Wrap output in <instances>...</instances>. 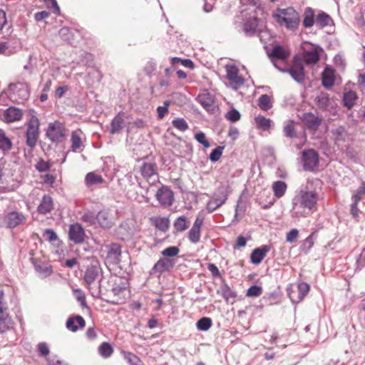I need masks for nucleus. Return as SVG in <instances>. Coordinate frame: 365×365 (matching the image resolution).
<instances>
[{
  "label": "nucleus",
  "instance_id": "obj_1",
  "mask_svg": "<svg viewBox=\"0 0 365 365\" xmlns=\"http://www.w3.org/2000/svg\"><path fill=\"white\" fill-rule=\"evenodd\" d=\"M317 180H308L304 189L299 190L292 201L291 217L299 220L312 214L317 209L318 193L316 190Z\"/></svg>",
  "mask_w": 365,
  "mask_h": 365
},
{
  "label": "nucleus",
  "instance_id": "obj_2",
  "mask_svg": "<svg viewBox=\"0 0 365 365\" xmlns=\"http://www.w3.org/2000/svg\"><path fill=\"white\" fill-rule=\"evenodd\" d=\"M272 17L281 27L290 31H295L300 23L299 14L293 7L278 8L273 12Z\"/></svg>",
  "mask_w": 365,
  "mask_h": 365
},
{
  "label": "nucleus",
  "instance_id": "obj_3",
  "mask_svg": "<svg viewBox=\"0 0 365 365\" xmlns=\"http://www.w3.org/2000/svg\"><path fill=\"white\" fill-rule=\"evenodd\" d=\"M243 23V31L249 36L262 32L260 21L257 17L256 9L253 7L242 10L235 18V24Z\"/></svg>",
  "mask_w": 365,
  "mask_h": 365
},
{
  "label": "nucleus",
  "instance_id": "obj_4",
  "mask_svg": "<svg viewBox=\"0 0 365 365\" xmlns=\"http://www.w3.org/2000/svg\"><path fill=\"white\" fill-rule=\"evenodd\" d=\"M39 125L38 118L34 115L26 123V143L31 150L36 146L39 138Z\"/></svg>",
  "mask_w": 365,
  "mask_h": 365
},
{
  "label": "nucleus",
  "instance_id": "obj_5",
  "mask_svg": "<svg viewBox=\"0 0 365 365\" xmlns=\"http://www.w3.org/2000/svg\"><path fill=\"white\" fill-rule=\"evenodd\" d=\"M100 271L101 268L98 265L92 264L87 267L84 275V280L91 294L95 297H98L101 292V285L99 284L93 286L94 282L99 276Z\"/></svg>",
  "mask_w": 365,
  "mask_h": 365
},
{
  "label": "nucleus",
  "instance_id": "obj_6",
  "mask_svg": "<svg viewBox=\"0 0 365 365\" xmlns=\"http://www.w3.org/2000/svg\"><path fill=\"white\" fill-rule=\"evenodd\" d=\"M365 197V184L359 187L353 195L354 203L351 205V212L354 218L359 220L362 217H365V202L360 204L361 200Z\"/></svg>",
  "mask_w": 365,
  "mask_h": 365
},
{
  "label": "nucleus",
  "instance_id": "obj_7",
  "mask_svg": "<svg viewBox=\"0 0 365 365\" xmlns=\"http://www.w3.org/2000/svg\"><path fill=\"white\" fill-rule=\"evenodd\" d=\"M46 135L52 143H61L66 138V129L62 123L56 120L48 124Z\"/></svg>",
  "mask_w": 365,
  "mask_h": 365
},
{
  "label": "nucleus",
  "instance_id": "obj_8",
  "mask_svg": "<svg viewBox=\"0 0 365 365\" xmlns=\"http://www.w3.org/2000/svg\"><path fill=\"white\" fill-rule=\"evenodd\" d=\"M266 52L269 59L274 66L280 71L285 72L278 64L277 61H285L290 56V51L288 47H272V49H269L268 47H265Z\"/></svg>",
  "mask_w": 365,
  "mask_h": 365
},
{
  "label": "nucleus",
  "instance_id": "obj_9",
  "mask_svg": "<svg viewBox=\"0 0 365 365\" xmlns=\"http://www.w3.org/2000/svg\"><path fill=\"white\" fill-rule=\"evenodd\" d=\"M309 290V286L307 283L299 284H289L287 288V294L293 303L301 302Z\"/></svg>",
  "mask_w": 365,
  "mask_h": 365
},
{
  "label": "nucleus",
  "instance_id": "obj_10",
  "mask_svg": "<svg viewBox=\"0 0 365 365\" xmlns=\"http://www.w3.org/2000/svg\"><path fill=\"white\" fill-rule=\"evenodd\" d=\"M227 200V192L220 187L214 193L213 197L207 202L206 208L208 212L211 213L221 207Z\"/></svg>",
  "mask_w": 365,
  "mask_h": 365
},
{
  "label": "nucleus",
  "instance_id": "obj_11",
  "mask_svg": "<svg viewBox=\"0 0 365 365\" xmlns=\"http://www.w3.org/2000/svg\"><path fill=\"white\" fill-rule=\"evenodd\" d=\"M140 173L151 184L158 181V168L155 163L143 162L140 167Z\"/></svg>",
  "mask_w": 365,
  "mask_h": 365
},
{
  "label": "nucleus",
  "instance_id": "obj_12",
  "mask_svg": "<svg viewBox=\"0 0 365 365\" xmlns=\"http://www.w3.org/2000/svg\"><path fill=\"white\" fill-rule=\"evenodd\" d=\"M26 220V217L21 212L11 211L4 216L2 218V224L8 228H14L24 224Z\"/></svg>",
  "mask_w": 365,
  "mask_h": 365
},
{
  "label": "nucleus",
  "instance_id": "obj_13",
  "mask_svg": "<svg viewBox=\"0 0 365 365\" xmlns=\"http://www.w3.org/2000/svg\"><path fill=\"white\" fill-rule=\"evenodd\" d=\"M227 78L232 88L237 90L245 83V80L239 76V69L234 64H228L225 66Z\"/></svg>",
  "mask_w": 365,
  "mask_h": 365
},
{
  "label": "nucleus",
  "instance_id": "obj_14",
  "mask_svg": "<svg viewBox=\"0 0 365 365\" xmlns=\"http://www.w3.org/2000/svg\"><path fill=\"white\" fill-rule=\"evenodd\" d=\"M68 235L69 240L76 245H79L84 242L86 232L81 224L76 222L70 225Z\"/></svg>",
  "mask_w": 365,
  "mask_h": 365
},
{
  "label": "nucleus",
  "instance_id": "obj_15",
  "mask_svg": "<svg viewBox=\"0 0 365 365\" xmlns=\"http://www.w3.org/2000/svg\"><path fill=\"white\" fill-rule=\"evenodd\" d=\"M155 197L161 206L168 207L173 203L174 193L168 186L163 185L158 190Z\"/></svg>",
  "mask_w": 365,
  "mask_h": 365
},
{
  "label": "nucleus",
  "instance_id": "obj_16",
  "mask_svg": "<svg viewBox=\"0 0 365 365\" xmlns=\"http://www.w3.org/2000/svg\"><path fill=\"white\" fill-rule=\"evenodd\" d=\"M287 71L296 81L302 82L304 81V71L300 55H296L294 57L293 64Z\"/></svg>",
  "mask_w": 365,
  "mask_h": 365
},
{
  "label": "nucleus",
  "instance_id": "obj_17",
  "mask_svg": "<svg viewBox=\"0 0 365 365\" xmlns=\"http://www.w3.org/2000/svg\"><path fill=\"white\" fill-rule=\"evenodd\" d=\"M319 156L314 150H304L302 153L303 168L305 170L314 171L317 167Z\"/></svg>",
  "mask_w": 365,
  "mask_h": 365
},
{
  "label": "nucleus",
  "instance_id": "obj_18",
  "mask_svg": "<svg viewBox=\"0 0 365 365\" xmlns=\"http://www.w3.org/2000/svg\"><path fill=\"white\" fill-rule=\"evenodd\" d=\"M85 140L86 136L80 128L73 130L70 139L71 150L74 153L82 150L85 147Z\"/></svg>",
  "mask_w": 365,
  "mask_h": 365
},
{
  "label": "nucleus",
  "instance_id": "obj_19",
  "mask_svg": "<svg viewBox=\"0 0 365 365\" xmlns=\"http://www.w3.org/2000/svg\"><path fill=\"white\" fill-rule=\"evenodd\" d=\"M9 89L13 92V98L15 101L22 103L29 97L28 86L21 83H13L9 86Z\"/></svg>",
  "mask_w": 365,
  "mask_h": 365
},
{
  "label": "nucleus",
  "instance_id": "obj_20",
  "mask_svg": "<svg viewBox=\"0 0 365 365\" xmlns=\"http://www.w3.org/2000/svg\"><path fill=\"white\" fill-rule=\"evenodd\" d=\"M204 217L202 215L198 214L196 219L188 232V239L192 243H197L200 242L201 235V227L202 226Z\"/></svg>",
  "mask_w": 365,
  "mask_h": 365
},
{
  "label": "nucleus",
  "instance_id": "obj_21",
  "mask_svg": "<svg viewBox=\"0 0 365 365\" xmlns=\"http://www.w3.org/2000/svg\"><path fill=\"white\" fill-rule=\"evenodd\" d=\"M175 265L173 259L168 258H160L154 264L151 269L153 274H157L158 276L161 275L165 272H169Z\"/></svg>",
  "mask_w": 365,
  "mask_h": 365
},
{
  "label": "nucleus",
  "instance_id": "obj_22",
  "mask_svg": "<svg viewBox=\"0 0 365 365\" xmlns=\"http://www.w3.org/2000/svg\"><path fill=\"white\" fill-rule=\"evenodd\" d=\"M336 80V71L327 66L321 75L322 85L327 90H331Z\"/></svg>",
  "mask_w": 365,
  "mask_h": 365
},
{
  "label": "nucleus",
  "instance_id": "obj_23",
  "mask_svg": "<svg viewBox=\"0 0 365 365\" xmlns=\"http://www.w3.org/2000/svg\"><path fill=\"white\" fill-rule=\"evenodd\" d=\"M106 260L110 264H118L121 255V247L119 245L113 243L106 246Z\"/></svg>",
  "mask_w": 365,
  "mask_h": 365
},
{
  "label": "nucleus",
  "instance_id": "obj_24",
  "mask_svg": "<svg viewBox=\"0 0 365 365\" xmlns=\"http://www.w3.org/2000/svg\"><path fill=\"white\" fill-rule=\"evenodd\" d=\"M271 247L268 245H262L255 249L250 255V261L254 264H259L262 262L266 255L270 251Z\"/></svg>",
  "mask_w": 365,
  "mask_h": 365
},
{
  "label": "nucleus",
  "instance_id": "obj_25",
  "mask_svg": "<svg viewBox=\"0 0 365 365\" xmlns=\"http://www.w3.org/2000/svg\"><path fill=\"white\" fill-rule=\"evenodd\" d=\"M11 326V319L9 317L7 308L2 302V296L0 295V331L4 332Z\"/></svg>",
  "mask_w": 365,
  "mask_h": 365
},
{
  "label": "nucleus",
  "instance_id": "obj_26",
  "mask_svg": "<svg viewBox=\"0 0 365 365\" xmlns=\"http://www.w3.org/2000/svg\"><path fill=\"white\" fill-rule=\"evenodd\" d=\"M302 119L306 128L311 131H315L319 127V117L318 113L315 115L312 113H306L303 115Z\"/></svg>",
  "mask_w": 365,
  "mask_h": 365
},
{
  "label": "nucleus",
  "instance_id": "obj_27",
  "mask_svg": "<svg viewBox=\"0 0 365 365\" xmlns=\"http://www.w3.org/2000/svg\"><path fill=\"white\" fill-rule=\"evenodd\" d=\"M198 102L202 107L209 112H212L215 108V98L209 93L205 92L198 96Z\"/></svg>",
  "mask_w": 365,
  "mask_h": 365
},
{
  "label": "nucleus",
  "instance_id": "obj_28",
  "mask_svg": "<svg viewBox=\"0 0 365 365\" xmlns=\"http://www.w3.org/2000/svg\"><path fill=\"white\" fill-rule=\"evenodd\" d=\"M324 28H327L324 32L329 35L334 33L335 26L333 19L325 12L321 11V31Z\"/></svg>",
  "mask_w": 365,
  "mask_h": 365
},
{
  "label": "nucleus",
  "instance_id": "obj_29",
  "mask_svg": "<svg viewBox=\"0 0 365 365\" xmlns=\"http://www.w3.org/2000/svg\"><path fill=\"white\" fill-rule=\"evenodd\" d=\"M53 209V202L49 195H43L40 204L37 207V211L39 214L46 215L52 211Z\"/></svg>",
  "mask_w": 365,
  "mask_h": 365
},
{
  "label": "nucleus",
  "instance_id": "obj_30",
  "mask_svg": "<svg viewBox=\"0 0 365 365\" xmlns=\"http://www.w3.org/2000/svg\"><path fill=\"white\" fill-rule=\"evenodd\" d=\"M66 325L68 330L76 332L79 328H83L86 326V322L81 316H76L68 318Z\"/></svg>",
  "mask_w": 365,
  "mask_h": 365
},
{
  "label": "nucleus",
  "instance_id": "obj_31",
  "mask_svg": "<svg viewBox=\"0 0 365 365\" xmlns=\"http://www.w3.org/2000/svg\"><path fill=\"white\" fill-rule=\"evenodd\" d=\"M125 292L126 289L125 287L120 285H115L111 289V292L113 294V299L110 301L113 304H122L125 300Z\"/></svg>",
  "mask_w": 365,
  "mask_h": 365
},
{
  "label": "nucleus",
  "instance_id": "obj_32",
  "mask_svg": "<svg viewBox=\"0 0 365 365\" xmlns=\"http://www.w3.org/2000/svg\"><path fill=\"white\" fill-rule=\"evenodd\" d=\"M22 118V112L15 107H10L4 112V118L7 123L19 120Z\"/></svg>",
  "mask_w": 365,
  "mask_h": 365
},
{
  "label": "nucleus",
  "instance_id": "obj_33",
  "mask_svg": "<svg viewBox=\"0 0 365 365\" xmlns=\"http://www.w3.org/2000/svg\"><path fill=\"white\" fill-rule=\"evenodd\" d=\"M124 125L123 113L119 112L112 120L110 123V133L111 134L119 133Z\"/></svg>",
  "mask_w": 365,
  "mask_h": 365
},
{
  "label": "nucleus",
  "instance_id": "obj_34",
  "mask_svg": "<svg viewBox=\"0 0 365 365\" xmlns=\"http://www.w3.org/2000/svg\"><path fill=\"white\" fill-rule=\"evenodd\" d=\"M104 182L103 178L101 175L94 172L88 173L85 178V182L88 187L102 184Z\"/></svg>",
  "mask_w": 365,
  "mask_h": 365
},
{
  "label": "nucleus",
  "instance_id": "obj_35",
  "mask_svg": "<svg viewBox=\"0 0 365 365\" xmlns=\"http://www.w3.org/2000/svg\"><path fill=\"white\" fill-rule=\"evenodd\" d=\"M151 223L159 230L166 231L170 225V220L168 217H153L150 218Z\"/></svg>",
  "mask_w": 365,
  "mask_h": 365
},
{
  "label": "nucleus",
  "instance_id": "obj_36",
  "mask_svg": "<svg viewBox=\"0 0 365 365\" xmlns=\"http://www.w3.org/2000/svg\"><path fill=\"white\" fill-rule=\"evenodd\" d=\"M272 187L274 192V195L277 198H281L287 191V185L284 181L277 180L272 184Z\"/></svg>",
  "mask_w": 365,
  "mask_h": 365
},
{
  "label": "nucleus",
  "instance_id": "obj_37",
  "mask_svg": "<svg viewBox=\"0 0 365 365\" xmlns=\"http://www.w3.org/2000/svg\"><path fill=\"white\" fill-rule=\"evenodd\" d=\"M255 122L257 128L262 130H268L272 124V121L269 118H267L261 115L255 118Z\"/></svg>",
  "mask_w": 365,
  "mask_h": 365
},
{
  "label": "nucleus",
  "instance_id": "obj_38",
  "mask_svg": "<svg viewBox=\"0 0 365 365\" xmlns=\"http://www.w3.org/2000/svg\"><path fill=\"white\" fill-rule=\"evenodd\" d=\"M217 294L222 295L226 302H228L230 299H235L237 296L236 293L226 283H223L220 286L217 290Z\"/></svg>",
  "mask_w": 365,
  "mask_h": 365
},
{
  "label": "nucleus",
  "instance_id": "obj_39",
  "mask_svg": "<svg viewBox=\"0 0 365 365\" xmlns=\"http://www.w3.org/2000/svg\"><path fill=\"white\" fill-rule=\"evenodd\" d=\"M358 98L357 94L353 91L345 92L343 96V102L344 106L348 109H351L355 105L356 101Z\"/></svg>",
  "mask_w": 365,
  "mask_h": 365
},
{
  "label": "nucleus",
  "instance_id": "obj_40",
  "mask_svg": "<svg viewBox=\"0 0 365 365\" xmlns=\"http://www.w3.org/2000/svg\"><path fill=\"white\" fill-rule=\"evenodd\" d=\"M96 220L103 227L109 228L112 225V222L109 217V214L106 210L100 211L96 217Z\"/></svg>",
  "mask_w": 365,
  "mask_h": 365
},
{
  "label": "nucleus",
  "instance_id": "obj_41",
  "mask_svg": "<svg viewBox=\"0 0 365 365\" xmlns=\"http://www.w3.org/2000/svg\"><path fill=\"white\" fill-rule=\"evenodd\" d=\"M190 221L185 216L178 217L174 222V228L180 232H182L187 230L189 227Z\"/></svg>",
  "mask_w": 365,
  "mask_h": 365
},
{
  "label": "nucleus",
  "instance_id": "obj_42",
  "mask_svg": "<svg viewBox=\"0 0 365 365\" xmlns=\"http://www.w3.org/2000/svg\"><path fill=\"white\" fill-rule=\"evenodd\" d=\"M314 11L309 7L307 8L304 14L303 26L305 28L312 27L314 23Z\"/></svg>",
  "mask_w": 365,
  "mask_h": 365
},
{
  "label": "nucleus",
  "instance_id": "obj_43",
  "mask_svg": "<svg viewBox=\"0 0 365 365\" xmlns=\"http://www.w3.org/2000/svg\"><path fill=\"white\" fill-rule=\"evenodd\" d=\"M302 59V63L305 62L307 65H311L317 63L319 58V54L317 51L307 52L302 56H300Z\"/></svg>",
  "mask_w": 365,
  "mask_h": 365
},
{
  "label": "nucleus",
  "instance_id": "obj_44",
  "mask_svg": "<svg viewBox=\"0 0 365 365\" xmlns=\"http://www.w3.org/2000/svg\"><path fill=\"white\" fill-rule=\"evenodd\" d=\"M99 354L103 358L110 357L113 353V348L108 342H103L98 349Z\"/></svg>",
  "mask_w": 365,
  "mask_h": 365
},
{
  "label": "nucleus",
  "instance_id": "obj_45",
  "mask_svg": "<svg viewBox=\"0 0 365 365\" xmlns=\"http://www.w3.org/2000/svg\"><path fill=\"white\" fill-rule=\"evenodd\" d=\"M12 143L11 140L7 138L4 130L0 129V150L3 151H9L11 149Z\"/></svg>",
  "mask_w": 365,
  "mask_h": 365
},
{
  "label": "nucleus",
  "instance_id": "obj_46",
  "mask_svg": "<svg viewBox=\"0 0 365 365\" xmlns=\"http://www.w3.org/2000/svg\"><path fill=\"white\" fill-rule=\"evenodd\" d=\"M284 133L287 137L293 138H299L295 129V123L293 121H289L284 127Z\"/></svg>",
  "mask_w": 365,
  "mask_h": 365
},
{
  "label": "nucleus",
  "instance_id": "obj_47",
  "mask_svg": "<svg viewBox=\"0 0 365 365\" xmlns=\"http://www.w3.org/2000/svg\"><path fill=\"white\" fill-rule=\"evenodd\" d=\"M258 106L263 110H268L270 109L272 106L270 97L267 94L262 95L259 98Z\"/></svg>",
  "mask_w": 365,
  "mask_h": 365
},
{
  "label": "nucleus",
  "instance_id": "obj_48",
  "mask_svg": "<svg viewBox=\"0 0 365 365\" xmlns=\"http://www.w3.org/2000/svg\"><path fill=\"white\" fill-rule=\"evenodd\" d=\"M196 326L199 331H207L212 326V320L208 317H202L197 321Z\"/></svg>",
  "mask_w": 365,
  "mask_h": 365
},
{
  "label": "nucleus",
  "instance_id": "obj_49",
  "mask_svg": "<svg viewBox=\"0 0 365 365\" xmlns=\"http://www.w3.org/2000/svg\"><path fill=\"white\" fill-rule=\"evenodd\" d=\"M123 356L130 365H143L140 358L131 352L124 351Z\"/></svg>",
  "mask_w": 365,
  "mask_h": 365
},
{
  "label": "nucleus",
  "instance_id": "obj_50",
  "mask_svg": "<svg viewBox=\"0 0 365 365\" xmlns=\"http://www.w3.org/2000/svg\"><path fill=\"white\" fill-rule=\"evenodd\" d=\"M35 269L42 277H46L52 273L51 267L45 264H37Z\"/></svg>",
  "mask_w": 365,
  "mask_h": 365
},
{
  "label": "nucleus",
  "instance_id": "obj_51",
  "mask_svg": "<svg viewBox=\"0 0 365 365\" xmlns=\"http://www.w3.org/2000/svg\"><path fill=\"white\" fill-rule=\"evenodd\" d=\"M317 231L313 232L309 237H307L304 241L302 248L303 250L307 252L314 245V238L317 237Z\"/></svg>",
  "mask_w": 365,
  "mask_h": 365
},
{
  "label": "nucleus",
  "instance_id": "obj_52",
  "mask_svg": "<svg viewBox=\"0 0 365 365\" xmlns=\"http://www.w3.org/2000/svg\"><path fill=\"white\" fill-rule=\"evenodd\" d=\"M262 294V288L260 286L252 285L246 292V296L249 297H257Z\"/></svg>",
  "mask_w": 365,
  "mask_h": 365
},
{
  "label": "nucleus",
  "instance_id": "obj_53",
  "mask_svg": "<svg viewBox=\"0 0 365 365\" xmlns=\"http://www.w3.org/2000/svg\"><path fill=\"white\" fill-rule=\"evenodd\" d=\"M173 125L180 131H185L188 129V125L183 118H175L172 121Z\"/></svg>",
  "mask_w": 365,
  "mask_h": 365
},
{
  "label": "nucleus",
  "instance_id": "obj_54",
  "mask_svg": "<svg viewBox=\"0 0 365 365\" xmlns=\"http://www.w3.org/2000/svg\"><path fill=\"white\" fill-rule=\"evenodd\" d=\"M179 252H180V250L178 247L171 246V247H168L164 249L161 252V254L164 257H172L177 256L178 255Z\"/></svg>",
  "mask_w": 365,
  "mask_h": 365
},
{
  "label": "nucleus",
  "instance_id": "obj_55",
  "mask_svg": "<svg viewBox=\"0 0 365 365\" xmlns=\"http://www.w3.org/2000/svg\"><path fill=\"white\" fill-rule=\"evenodd\" d=\"M241 115L238 110L233 108L225 114V118L231 122H237L240 119Z\"/></svg>",
  "mask_w": 365,
  "mask_h": 365
},
{
  "label": "nucleus",
  "instance_id": "obj_56",
  "mask_svg": "<svg viewBox=\"0 0 365 365\" xmlns=\"http://www.w3.org/2000/svg\"><path fill=\"white\" fill-rule=\"evenodd\" d=\"M299 237V230L296 228L292 229L286 235V241L289 243L297 242Z\"/></svg>",
  "mask_w": 365,
  "mask_h": 365
},
{
  "label": "nucleus",
  "instance_id": "obj_57",
  "mask_svg": "<svg viewBox=\"0 0 365 365\" xmlns=\"http://www.w3.org/2000/svg\"><path fill=\"white\" fill-rule=\"evenodd\" d=\"M224 147L217 146L215 148L210 155V159L212 162H217L222 155V150Z\"/></svg>",
  "mask_w": 365,
  "mask_h": 365
},
{
  "label": "nucleus",
  "instance_id": "obj_58",
  "mask_svg": "<svg viewBox=\"0 0 365 365\" xmlns=\"http://www.w3.org/2000/svg\"><path fill=\"white\" fill-rule=\"evenodd\" d=\"M195 140L200 144H202L205 148H209L210 144L209 141L206 139L205 134L202 132L197 133L195 135Z\"/></svg>",
  "mask_w": 365,
  "mask_h": 365
},
{
  "label": "nucleus",
  "instance_id": "obj_59",
  "mask_svg": "<svg viewBox=\"0 0 365 365\" xmlns=\"http://www.w3.org/2000/svg\"><path fill=\"white\" fill-rule=\"evenodd\" d=\"M43 237L50 242H54L58 239L56 233L52 229H46L43 232Z\"/></svg>",
  "mask_w": 365,
  "mask_h": 365
},
{
  "label": "nucleus",
  "instance_id": "obj_60",
  "mask_svg": "<svg viewBox=\"0 0 365 365\" xmlns=\"http://www.w3.org/2000/svg\"><path fill=\"white\" fill-rule=\"evenodd\" d=\"M156 70V63L152 61H148L145 67H144V71L146 73V75L150 76H152L155 71Z\"/></svg>",
  "mask_w": 365,
  "mask_h": 365
},
{
  "label": "nucleus",
  "instance_id": "obj_61",
  "mask_svg": "<svg viewBox=\"0 0 365 365\" xmlns=\"http://www.w3.org/2000/svg\"><path fill=\"white\" fill-rule=\"evenodd\" d=\"M170 105L169 101H166L164 102L163 106H158L157 108L158 118L162 119L164 118L165 114L168 112V106Z\"/></svg>",
  "mask_w": 365,
  "mask_h": 365
},
{
  "label": "nucleus",
  "instance_id": "obj_62",
  "mask_svg": "<svg viewBox=\"0 0 365 365\" xmlns=\"http://www.w3.org/2000/svg\"><path fill=\"white\" fill-rule=\"evenodd\" d=\"M37 349L39 354L43 356H46L50 352L48 345L44 342L39 343L37 346Z\"/></svg>",
  "mask_w": 365,
  "mask_h": 365
},
{
  "label": "nucleus",
  "instance_id": "obj_63",
  "mask_svg": "<svg viewBox=\"0 0 365 365\" xmlns=\"http://www.w3.org/2000/svg\"><path fill=\"white\" fill-rule=\"evenodd\" d=\"M82 220L84 222H89L90 224H93L95 222V220H96L95 215L91 212H87L84 213V215L82 216Z\"/></svg>",
  "mask_w": 365,
  "mask_h": 365
},
{
  "label": "nucleus",
  "instance_id": "obj_64",
  "mask_svg": "<svg viewBox=\"0 0 365 365\" xmlns=\"http://www.w3.org/2000/svg\"><path fill=\"white\" fill-rule=\"evenodd\" d=\"M46 4L48 7L53 9L54 14H59L60 9L56 0H46Z\"/></svg>",
  "mask_w": 365,
  "mask_h": 365
}]
</instances>
